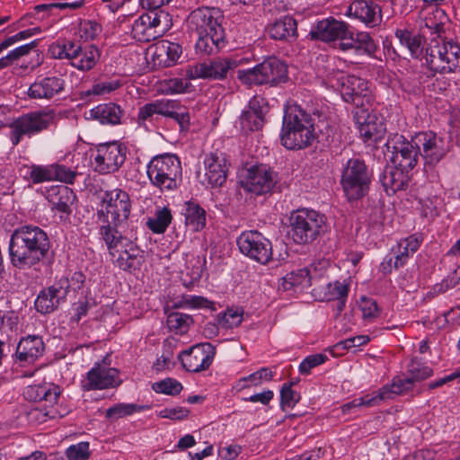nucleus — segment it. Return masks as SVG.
I'll return each instance as SVG.
<instances>
[{
	"mask_svg": "<svg viewBox=\"0 0 460 460\" xmlns=\"http://www.w3.org/2000/svg\"><path fill=\"white\" fill-rule=\"evenodd\" d=\"M215 356L216 347L209 342H202L181 351L178 358L186 371L199 373L208 369Z\"/></svg>",
	"mask_w": 460,
	"mask_h": 460,
	"instance_id": "18",
	"label": "nucleus"
},
{
	"mask_svg": "<svg viewBox=\"0 0 460 460\" xmlns=\"http://www.w3.org/2000/svg\"><path fill=\"white\" fill-rule=\"evenodd\" d=\"M359 308L362 312L363 319L368 323H372L379 316V308L376 302L372 298L362 297Z\"/></svg>",
	"mask_w": 460,
	"mask_h": 460,
	"instance_id": "55",
	"label": "nucleus"
},
{
	"mask_svg": "<svg viewBox=\"0 0 460 460\" xmlns=\"http://www.w3.org/2000/svg\"><path fill=\"white\" fill-rule=\"evenodd\" d=\"M300 396L292 389V383H285L280 390V407L293 408L299 401Z\"/></svg>",
	"mask_w": 460,
	"mask_h": 460,
	"instance_id": "54",
	"label": "nucleus"
},
{
	"mask_svg": "<svg viewBox=\"0 0 460 460\" xmlns=\"http://www.w3.org/2000/svg\"><path fill=\"white\" fill-rule=\"evenodd\" d=\"M54 181H61L66 184H73L78 175L75 170H72L65 164H53Z\"/></svg>",
	"mask_w": 460,
	"mask_h": 460,
	"instance_id": "52",
	"label": "nucleus"
},
{
	"mask_svg": "<svg viewBox=\"0 0 460 460\" xmlns=\"http://www.w3.org/2000/svg\"><path fill=\"white\" fill-rule=\"evenodd\" d=\"M149 409L150 406L146 404L140 405L137 403L119 402L108 408L105 412V417L109 420H119Z\"/></svg>",
	"mask_w": 460,
	"mask_h": 460,
	"instance_id": "45",
	"label": "nucleus"
},
{
	"mask_svg": "<svg viewBox=\"0 0 460 460\" xmlns=\"http://www.w3.org/2000/svg\"><path fill=\"white\" fill-rule=\"evenodd\" d=\"M172 220L171 209L168 207H163L157 208L155 215L147 218L146 225L153 234H161L165 233Z\"/></svg>",
	"mask_w": 460,
	"mask_h": 460,
	"instance_id": "43",
	"label": "nucleus"
},
{
	"mask_svg": "<svg viewBox=\"0 0 460 460\" xmlns=\"http://www.w3.org/2000/svg\"><path fill=\"white\" fill-rule=\"evenodd\" d=\"M189 78H170L164 81V84L166 86V93H183L188 91L190 87V84L189 82Z\"/></svg>",
	"mask_w": 460,
	"mask_h": 460,
	"instance_id": "61",
	"label": "nucleus"
},
{
	"mask_svg": "<svg viewBox=\"0 0 460 460\" xmlns=\"http://www.w3.org/2000/svg\"><path fill=\"white\" fill-rule=\"evenodd\" d=\"M102 31V26L95 21H84L80 23L79 33L80 37L84 40H93Z\"/></svg>",
	"mask_w": 460,
	"mask_h": 460,
	"instance_id": "56",
	"label": "nucleus"
},
{
	"mask_svg": "<svg viewBox=\"0 0 460 460\" xmlns=\"http://www.w3.org/2000/svg\"><path fill=\"white\" fill-rule=\"evenodd\" d=\"M325 81L330 87L340 89L343 101L348 103L358 106L363 104L362 98L369 99V83L364 78L332 69Z\"/></svg>",
	"mask_w": 460,
	"mask_h": 460,
	"instance_id": "11",
	"label": "nucleus"
},
{
	"mask_svg": "<svg viewBox=\"0 0 460 460\" xmlns=\"http://www.w3.org/2000/svg\"><path fill=\"white\" fill-rule=\"evenodd\" d=\"M172 19L165 11H151L137 17L131 28L135 40L148 42L162 37L171 27Z\"/></svg>",
	"mask_w": 460,
	"mask_h": 460,
	"instance_id": "14",
	"label": "nucleus"
},
{
	"mask_svg": "<svg viewBox=\"0 0 460 460\" xmlns=\"http://www.w3.org/2000/svg\"><path fill=\"white\" fill-rule=\"evenodd\" d=\"M151 51V61L154 66L170 67L175 66L182 56V46L177 42L160 40L153 45Z\"/></svg>",
	"mask_w": 460,
	"mask_h": 460,
	"instance_id": "28",
	"label": "nucleus"
},
{
	"mask_svg": "<svg viewBox=\"0 0 460 460\" xmlns=\"http://www.w3.org/2000/svg\"><path fill=\"white\" fill-rule=\"evenodd\" d=\"M267 111L265 100L260 96H253L239 118L242 129L245 132L261 129L265 123Z\"/></svg>",
	"mask_w": 460,
	"mask_h": 460,
	"instance_id": "26",
	"label": "nucleus"
},
{
	"mask_svg": "<svg viewBox=\"0 0 460 460\" xmlns=\"http://www.w3.org/2000/svg\"><path fill=\"white\" fill-rule=\"evenodd\" d=\"M131 212V199L127 191L116 188L104 191L101 208L97 210L98 221L110 220L115 225H122Z\"/></svg>",
	"mask_w": 460,
	"mask_h": 460,
	"instance_id": "13",
	"label": "nucleus"
},
{
	"mask_svg": "<svg viewBox=\"0 0 460 460\" xmlns=\"http://www.w3.org/2000/svg\"><path fill=\"white\" fill-rule=\"evenodd\" d=\"M355 123L364 141H378L382 138L385 128L382 119L367 109L358 108L354 113Z\"/></svg>",
	"mask_w": 460,
	"mask_h": 460,
	"instance_id": "27",
	"label": "nucleus"
},
{
	"mask_svg": "<svg viewBox=\"0 0 460 460\" xmlns=\"http://www.w3.org/2000/svg\"><path fill=\"white\" fill-rule=\"evenodd\" d=\"M342 31L338 38V49L342 52L349 53L355 32L350 30V26L348 23H346Z\"/></svg>",
	"mask_w": 460,
	"mask_h": 460,
	"instance_id": "64",
	"label": "nucleus"
},
{
	"mask_svg": "<svg viewBox=\"0 0 460 460\" xmlns=\"http://www.w3.org/2000/svg\"><path fill=\"white\" fill-rule=\"evenodd\" d=\"M413 383L414 382L412 381V378H411V376L406 378H394L393 380L391 388L387 386L383 387L388 390L386 400L391 397L392 394H400L407 391H410L413 386Z\"/></svg>",
	"mask_w": 460,
	"mask_h": 460,
	"instance_id": "60",
	"label": "nucleus"
},
{
	"mask_svg": "<svg viewBox=\"0 0 460 460\" xmlns=\"http://www.w3.org/2000/svg\"><path fill=\"white\" fill-rule=\"evenodd\" d=\"M153 102L155 106L156 114L168 118H172L179 105V102L173 100H157Z\"/></svg>",
	"mask_w": 460,
	"mask_h": 460,
	"instance_id": "63",
	"label": "nucleus"
},
{
	"mask_svg": "<svg viewBox=\"0 0 460 460\" xmlns=\"http://www.w3.org/2000/svg\"><path fill=\"white\" fill-rule=\"evenodd\" d=\"M222 19L223 15L218 8L201 6L189 14L186 25L191 34L214 32V29H223Z\"/></svg>",
	"mask_w": 460,
	"mask_h": 460,
	"instance_id": "21",
	"label": "nucleus"
},
{
	"mask_svg": "<svg viewBox=\"0 0 460 460\" xmlns=\"http://www.w3.org/2000/svg\"><path fill=\"white\" fill-rule=\"evenodd\" d=\"M25 177L34 184L54 181L53 164L49 165L31 164L30 166H25Z\"/></svg>",
	"mask_w": 460,
	"mask_h": 460,
	"instance_id": "46",
	"label": "nucleus"
},
{
	"mask_svg": "<svg viewBox=\"0 0 460 460\" xmlns=\"http://www.w3.org/2000/svg\"><path fill=\"white\" fill-rule=\"evenodd\" d=\"M239 66V61L232 58H217L208 62L198 63L185 68V76L189 79L222 80Z\"/></svg>",
	"mask_w": 460,
	"mask_h": 460,
	"instance_id": "16",
	"label": "nucleus"
},
{
	"mask_svg": "<svg viewBox=\"0 0 460 460\" xmlns=\"http://www.w3.org/2000/svg\"><path fill=\"white\" fill-rule=\"evenodd\" d=\"M243 321V311L238 309L229 308L227 309L220 321L221 325L224 328H234L241 324Z\"/></svg>",
	"mask_w": 460,
	"mask_h": 460,
	"instance_id": "59",
	"label": "nucleus"
},
{
	"mask_svg": "<svg viewBox=\"0 0 460 460\" xmlns=\"http://www.w3.org/2000/svg\"><path fill=\"white\" fill-rule=\"evenodd\" d=\"M327 360V356L324 354H314L307 356L299 365V373L301 375H308L311 370Z\"/></svg>",
	"mask_w": 460,
	"mask_h": 460,
	"instance_id": "57",
	"label": "nucleus"
},
{
	"mask_svg": "<svg viewBox=\"0 0 460 460\" xmlns=\"http://www.w3.org/2000/svg\"><path fill=\"white\" fill-rule=\"evenodd\" d=\"M49 197L53 208L67 217L72 214V206L76 200V195L71 188L67 186L53 188Z\"/></svg>",
	"mask_w": 460,
	"mask_h": 460,
	"instance_id": "37",
	"label": "nucleus"
},
{
	"mask_svg": "<svg viewBox=\"0 0 460 460\" xmlns=\"http://www.w3.org/2000/svg\"><path fill=\"white\" fill-rule=\"evenodd\" d=\"M386 147L392 153V164L401 166L402 170L410 172L418 164L420 152L413 143V137L409 141L402 135H395L387 141Z\"/></svg>",
	"mask_w": 460,
	"mask_h": 460,
	"instance_id": "19",
	"label": "nucleus"
},
{
	"mask_svg": "<svg viewBox=\"0 0 460 460\" xmlns=\"http://www.w3.org/2000/svg\"><path fill=\"white\" fill-rule=\"evenodd\" d=\"M88 116L102 125H118L121 122L123 111L113 102L102 103L91 109Z\"/></svg>",
	"mask_w": 460,
	"mask_h": 460,
	"instance_id": "35",
	"label": "nucleus"
},
{
	"mask_svg": "<svg viewBox=\"0 0 460 460\" xmlns=\"http://www.w3.org/2000/svg\"><path fill=\"white\" fill-rule=\"evenodd\" d=\"M269 35L278 40H293L297 37V23L291 16H284L269 27Z\"/></svg>",
	"mask_w": 460,
	"mask_h": 460,
	"instance_id": "38",
	"label": "nucleus"
},
{
	"mask_svg": "<svg viewBox=\"0 0 460 460\" xmlns=\"http://www.w3.org/2000/svg\"><path fill=\"white\" fill-rule=\"evenodd\" d=\"M126 160V147L118 142L98 146L94 156L95 171L101 174L112 173L122 166Z\"/></svg>",
	"mask_w": 460,
	"mask_h": 460,
	"instance_id": "20",
	"label": "nucleus"
},
{
	"mask_svg": "<svg viewBox=\"0 0 460 460\" xmlns=\"http://www.w3.org/2000/svg\"><path fill=\"white\" fill-rule=\"evenodd\" d=\"M324 299L328 301L347 298L349 288L347 284L334 281L325 288Z\"/></svg>",
	"mask_w": 460,
	"mask_h": 460,
	"instance_id": "51",
	"label": "nucleus"
},
{
	"mask_svg": "<svg viewBox=\"0 0 460 460\" xmlns=\"http://www.w3.org/2000/svg\"><path fill=\"white\" fill-rule=\"evenodd\" d=\"M314 139L312 116L297 104L288 105L284 113L280 133L281 144L288 149H302Z\"/></svg>",
	"mask_w": 460,
	"mask_h": 460,
	"instance_id": "2",
	"label": "nucleus"
},
{
	"mask_svg": "<svg viewBox=\"0 0 460 460\" xmlns=\"http://www.w3.org/2000/svg\"><path fill=\"white\" fill-rule=\"evenodd\" d=\"M241 182L246 191L255 195H265L274 190L278 182V173L267 164H256L247 169Z\"/></svg>",
	"mask_w": 460,
	"mask_h": 460,
	"instance_id": "17",
	"label": "nucleus"
},
{
	"mask_svg": "<svg viewBox=\"0 0 460 460\" xmlns=\"http://www.w3.org/2000/svg\"><path fill=\"white\" fill-rule=\"evenodd\" d=\"M409 172L401 166L388 165L380 176V181L387 193L404 190L410 180Z\"/></svg>",
	"mask_w": 460,
	"mask_h": 460,
	"instance_id": "32",
	"label": "nucleus"
},
{
	"mask_svg": "<svg viewBox=\"0 0 460 460\" xmlns=\"http://www.w3.org/2000/svg\"><path fill=\"white\" fill-rule=\"evenodd\" d=\"M213 303L200 296H183L176 304V307L211 308Z\"/></svg>",
	"mask_w": 460,
	"mask_h": 460,
	"instance_id": "53",
	"label": "nucleus"
},
{
	"mask_svg": "<svg viewBox=\"0 0 460 460\" xmlns=\"http://www.w3.org/2000/svg\"><path fill=\"white\" fill-rule=\"evenodd\" d=\"M50 248V239L42 228L34 225L19 226L10 237V262L19 270L35 269L48 257Z\"/></svg>",
	"mask_w": 460,
	"mask_h": 460,
	"instance_id": "1",
	"label": "nucleus"
},
{
	"mask_svg": "<svg viewBox=\"0 0 460 460\" xmlns=\"http://www.w3.org/2000/svg\"><path fill=\"white\" fill-rule=\"evenodd\" d=\"M141 253L142 252L131 243L128 247L119 249L115 258H112V261L119 269L132 272L139 270L142 265L143 256Z\"/></svg>",
	"mask_w": 460,
	"mask_h": 460,
	"instance_id": "34",
	"label": "nucleus"
},
{
	"mask_svg": "<svg viewBox=\"0 0 460 460\" xmlns=\"http://www.w3.org/2000/svg\"><path fill=\"white\" fill-rule=\"evenodd\" d=\"M205 178L212 187L222 186L227 177L226 160L222 155L210 153L204 158Z\"/></svg>",
	"mask_w": 460,
	"mask_h": 460,
	"instance_id": "30",
	"label": "nucleus"
},
{
	"mask_svg": "<svg viewBox=\"0 0 460 460\" xmlns=\"http://www.w3.org/2000/svg\"><path fill=\"white\" fill-rule=\"evenodd\" d=\"M100 224L99 234L104 242L111 258H115L119 249L128 247L132 242L118 230L120 225L111 223L110 220L98 221Z\"/></svg>",
	"mask_w": 460,
	"mask_h": 460,
	"instance_id": "29",
	"label": "nucleus"
},
{
	"mask_svg": "<svg viewBox=\"0 0 460 460\" xmlns=\"http://www.w3.org/2000/svg\"><path fill=\"white\" fill-rule=\"evenodd\" d=\"M185 225L193 232H199L206 226V210L195 200L184 202L181 208Z\"/></svg>",
	"mask_w": 460,
	"mask_h": 460,
	"instance_id": "36",
	"label": "nucleus"
},
{
	"mask_svg": "<svg viewBox=\"0 0 460 460\" xmlns=\"http://www.w3.org/2000/svg\"><path fill=\"white\" fill-rule=\"evenodd\" d=\"M388 390L381 388L372 394H367L363 396L354 398L352 401L344 403L341 406V411L344 414L354 412L356 409L360 407H373L379 405L383 401L387 398Z\"/></svg>",
	"mask_w": 460,
	"mask_h": 460,
	"instance_id": "41",
	"label": "nucleus"
},
{
	"mask_svg": "<svg viewBox=\"0 0 460 460\" xmlns=\"http://www.w3.org/2000/svg\"><path fill=\"white\" fill-rule=\"evenodd\" d=\"M44 349L45 345L40 336L29 335L20 341L15 355L21 362L32 363L42 356Z\"/></svg>",
	"mask_w": 460,
	"mask_h": 460,
	"instance_id": "33",
	"label": "nucleus"
},
{
	"mask_svg": "<svg viewBox=\"0 0 460 460\" xmlns=\"http://www.w3.org/2000/svg\"><path fill=\"white\" fill-rule=\"evenodd\" d=\"M69 292L67 278H61L52 286L41 290L35 300L36 310L43 314L55 311Z\"/></svg>",
	"mask_w": 460,
	"mask_h": 460,
	"instance_id": "24",
	"label": "nucleus"
},
{
	"mask_svg": "<svg viewBox=\"0 0 460 460\" xmlns=\"http://www.w3.org/2000/svg\"><path fill=\"white\" fill-rule=\"evenodd\" d=\"M372 180V171L359 158H350L344 164L341 185L346 199L357 201L364 198L369 191Z\"/></svg>",
	"mask_w": 460,
	"mask_h": 460,
	"instance_id": "5",
	"label": "nucleus"
},
{
	"mask_svg": "<svg viewBox=\"0 0 460 460\" xmlns=\"http://www.w3.org/2000/svg\"><path fill=\"white\" fill-rule=\"evenodd\" d=\"M395 37L404 46L413 58H424V40L420 33L407 29H397Z\"/></svg>",
	"mask_w": 460,
	"mask_h": 460,
	"instance_id": "40",
	"label": "nucleus"
},
{
	"mask_svg": "<svg viewBox=\"0 0 460 460\" xmlns=\"http://www.w3.org/2000/svg\"><path fill=\"white\" fill-rule=\"evenodd\" d=\"M312 285V277L307 268L291 271L283 277L282 286L285 290L295 288L300 289L307 288Z\"/></svg>",
	"mask_w": 460,
	"mask_h": 460,
	"instance_id": "44",
	"label": "nucleus"
},
{
	"mask_svg": "<svg viewBox=\"0 0 460 460\" xmlns=\"http://www.w3.org/2000/svg\"><path fill=\"white\" fill-rule=\"evenodd\" d=\"M51 52L55 58L69 59L72 66L83 72L92 70L101 58V51L96 46L83 47L71 40L51 47Z\"/></svg>",
	"mask_w": 460,
	"mask_h": 460,
	"instance_id": "10",
	"label": "nucleus"
},
{
	"mask_svg": "<svg viewBox=\"0 0 460 460\" xmlns=\"http://www.w3.org/2000/svg\"><path fill=\"white\" fill-rule=\"evenodd\" d=\"M181 164L172 154H163L153 157L146 165L150 183L161 191L174 190L181 180Z\"/></svg>",
	"mask_w": 460,
	"mask_h": 460,
	"instance_id": "4",
	"label": "nucleus"
},
{
	"mask_svg": "<svg viewBox=\"0 0 460 460\" xmlns=\"http://www.w3.org/2000/svg\"><path fill=\"white\" fill-rule=\"evenodd\" d=\"M240 252L249 259L266 265L272 259V244L257 230L243 232L236 240Z\"/></svg>",
	"mask_w": 460,
	"mask_h": 460,
	"instance_id": "15",
	"label": "nucleus"
},
{
	"mask_svg": "<svg viewBox=\"0 0 460 460\" xmlns=\"http://www.w3.org/2000/svg\"><path fill=\"white\" fill-rule=\"evenodd\" d=\"M346 23L332 17L323 19L312 26L309 36L323 42L337 41Z\"/></svg>",
	"mask_w": 460,
	"mask_h": 460,
	"instance_id": "31",
	"label": "nucleus"
},
{
	"mask_svg": "<svg viewBox=\"0 0 460 460\" xmlns=\"http://www.w3.org/2000/svg\"><path fill=\"white\" fill-rule=\"evenodd\" d=\"M122 85L120 80H105L95 82L91 89L85 92V95H97L102 96L109 94L117 89H119Z\"/></svg>",
	"mask_w": 460,
	"mask_h": 460,
	"instance_id": "50",
	"label": "nucleus"
},
{
	"mask_svg": "<svg viewBox=\"0 0 460 460\" xmlns=\"http://www.w3.org/2000/svg\"><path fill=\"white\" fill-rule=\"evenodd\" d=\"M197 37L195 49L200 55H209L218 50L224 44V29H214V32L195 34Z\"/></svg>",
	"mask_w": 460,
	"mask_h": 460,
	"instance_id": "39",
	"label": "nucleus"
},
{
	"mask_svg": "<svg viewBox=\"0 0 460 460\" xmlns=\"http://www.w3.org/2000/svg\"><path fill=\"white\" fill-rule=\"evenodd\" d=\"M326 217L314 209L302 208L290 217V235L298 244L314 242L324 233Z\"/></svg>",
	"mask_w": 460,
	"mask_h": 460,
	"instance_id": "7",
	"label": "nucleus"
},
{
	"mask_svg": "<svg viewBox=\"0 0 460 460\" xmlns=\"http://www.w3.org/2000/svg\"><path fill=\"white\" fill-rule=\"evenodd\" d=\"M121 383L116 368L95 363L82 380L81 387L84 391L103 390L118 387Z\"/></svg>",
	"mask_w": 460,
	"mask_h": 460,
	"instance_id": "22",
	"label": "nucleus"
},
{
	"mask_svg": "<svg viewBox=\"0 0 460 460\" xmlns=\"http://www.w3.org/2000/svg\"><path fill=\"white\" fill-rule=\"evenodd\" d=\"M408 371L413 382H420L433 375V369L431 367L418 362H411Z\"/></svg>",
	"mask_w": 460,
	"mask_h": 460,
	"instance_id": "58",
	"label": "nucleus"
},
{
	"mask_svg": "<svg viewBox=\"0 0 460 460\" xmlns=\"http://www.w3.org/2000/svg\"><path fill=\"white\" fill-rule=\"evenodd\" d=\"M60 394V387L52 383L26 386L23 391L24 398L31 402H39L38 406L29 411L30 420L43 423L48 420L62 418L65 413L60 412L56 406Z\"/></svg>",
	"mask_w": 460,
	"mask_h": 460,
	"instance_id": "3",
	"label": "nucleus"
},
{
	"mask_svg": "<svg viewBox=\"0 0 460 460\" xmlns=\"http://www.w3.org/2000/svg\"><path fill=\"white\" fill-rule=\"evenodd\" d=\"M426 66L434 73L460 72V45L448 40L442 43L431 40L424 54Z\"/></svg>",
	"mask_w": 460,
	"mask_h": 460,
	"instance_id": "8",
	"label": "nucleus"
},
{
	"mask_svg": "<svg viewBox=\"0 0 460 460\" xmlns=\"http://www.w3.org/2000/svg\"><path fill=\"white\" fill-rule=\"evenodd\" d=\"M237 77L243 84L249 86H277L288 82V66L276 58H269L252 68L238 70Z\"/></svg>",
	"mask_w": 460,
	"mask_h": 460,
	"instance_id": "6",
	"label": "nucleus"
},
{
	"mask_svg": "<svg viewBox=\"0 0 460 460\" xmlns=\"http://www.w3.org/2000/svg\"><path fill=\"white\" fill-rule=\"evenodd\" d=\"M420 31L423 38L429 35L441 37L445 32V23L439 21L436 15H429L421 22Z\"/></svg>",
	"mask_w": 460,
	"mask_h": 460,
	"instance_id": "47",
	"label": "nucleus"
},
{
	"mask_svg": "<svg viewBox=\"0 0 460 460\" xmlns=\"http://www.w3.org/2000/svg\"><path fill=\"white\" fill-rule=\"evenodd\" d=\"M152 389L157 394L174 396L182 391L183 386L178 380L167 377L161 381L153 383Z\"/></svg>",
	"mask_w": 460,
	"mask_h": 460,
	"instance_id": "48",
	"label": "nucleus"
},
{
	"mask_svg": "<svg viewBox=\"0 0 460 460\" xmlns=\"http://www.w3.org/2000/svg\"><path fill=\"white\" fill-rule=\"evenodd\" d=\"M53 111H31L18 117L11 124L10 139L17 146L23 137H31L48 129L55 122Z\"/></svg>",
	"mask_w": 460,
	"mask_h": 460,
	"instance_id": "12",
	"label": "nucleus"
},
{
	"mask_svg": "<svg viewBox=\"0 0 460 460\" xmlns=\"http://www.w3.org/2000/svg\"><path fill=\"white\" fill-rule=\"evenodd\" d=\"M345 15L358 20L367 28L382 22V8L376 0H354L347 7Z\"/></svg>",
	"mask_w": 460,
	"mask_h": 460,
	"instance_id": "25",
	"label": "nucleus"
},
{
	"mask_svg": "<svg viewBox=\"0 0 460 460\" xmlns=\"http://www.w3.org/2000/svg\"><path fill=\"white\" fill-rule=\"evenodd\" d=\"M190 411L184 407L164 408L157 412V415L164 419L181 420L188 417Z\"/></svg>",
	"mask_w": 460,
	"mask_h": 460,
	"instance_id": "62",
	"label": "nucleus"
},
{
	"mask_svg": "<svg viewBox=\"0 0 460 460\" xmlns=\"http://www.w3.org/2000/svg\"><path fill=\"white\" fill-rule=\"evenodd\" d=\"M66 88V80L60 75H38L29 86L27 95L33 100L49 101L60 95Z\"/></svg>",
	"mask_w": 460,
	"mask_h": 460,
	"instance_id": "23",
	"label": "nucleus"
},
{
	"mask_svg": "<svg viewBox=\"0 0 460 460\" xmlns=\"http://www.w3.org/2000/svg\"><path fill=\"white\" fill-rule=\"evenodd\" d=\"M413 143L419 148L420 156L424 161V171L430 181H437L438 175L435 166L445 157L448 147L445 139L433 131L420 132L413 137Z\"/></svg>",
	"mask_w": 460,
	"mask_h": 460,
	"instance_id": "9",
	"label": "nucleus"
},
{
	"mask_svg": "<svg viewBox=\"0 0 460 460\" xmlns=\"http://www.w3.org/2000/svg\"><path fill=\"white\" fill-rule=\"evenodd\" d=\"M193 323L191 315L181 312H172L167 316V324L170 329L185 332Z\"/></svg>",
	"mask_w": 460,
	"mask_h": 460,
	"instance_id": "49",
	"label": "nucleus"
},
{
	"mask_svg": "<svg viewBox=\"0 0 460 460\" xmlns=\"http://www.w3.org/2000/svg\"><path fill=\"white\" fill-rule=\"evenodd\" d=\"M376 50L377 45L368 32L357 31L354 33L349 53L355 56L373 57Z\"/></svg>",
	"mask_w": 460,
	"mask_h": 460,
	"instance_id": "42",
	"label": "nucleus"
}]
</instances>
